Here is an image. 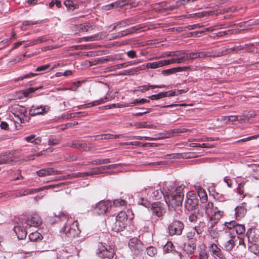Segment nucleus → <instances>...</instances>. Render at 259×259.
Instances as JSON below:
<instances>
[{"label": "nucleus", "instance_id": "2", "mask_svg": "<svg viewBox=\"0 0 259 259\" xmlns=\"http://www.w3.org/2000/svg\"><path fill=\"white\" fill-rule=\"evenodd\" d=\"M55 216L63 224L60 230L61 233L70 238L74 237L78 234L79 231L77 222L74 221L68 214L61 212L58 215L55 214Z\"/></svg>", "mask_w": 259, "mask_h": 259}, {"label": "nucleus", "instance_id": "23", "mask_svg": "<svg viewBox=\"0 0 259 259\" xmlns=\"http://www.w3.org/2000/svg\"><path fill=\"white\" fill-rule=\"evenodd\" d=\"M179 57L181 63L193 60L191 53H187L184 51H180Z\"/></svg>", "mask_w": 259, "mask_h": 259}, {"label": "nucleus", "instance_id": "42", "mask_svg": "<svg viewBox=\"0 0 259 259\" xmlns=\"http://www.w3.org/2000/svg\"><path fill=\"white\" fill-rule=\"evenodd\" d=\"M233 229L234 232H236V233L238 235H242L244 234L245 231V226L243 225L237 224Z\"/></svg>", "mask_w": 259, "mask_h": 259}, {"label": "nucleus", "instance_id": "39", "mask_svg": "<svg viewBox=\"0 0 259 259\" xmlns=\"http://www.w3.org/2000/svg\"><path fill=\"white\" fill-rule=\"evenodd\" d=\"M111 162V160L109 158L107 159H97L93 160L89 163L95 164V165H100L103 164H106Z\"/></svg>", "mask_w": 259, "mask_h": 259}, {"label": "nucleus", "instance_id": "24", "mask_svg": "<svg viewBox=\"0 0 259 259\" xmlns=\"http://www.w3.org/2000/svg\"><path fill=\"white\" fill-rule=\"evenodd\" d=\"M210 250L213 255L218 256L220 258H223L224 255L221 249L214 243L211 244Z\"/></svg>", "mask_w": 259, "mask_h": 259}, {"label": "nucleus", "instance_id": "52", "mask_svg": "<svg viewBox=\"0 0 259 259\" xmlns=\"http://www.w3.org/2000/svg\"><path fill=\"white\" fill-rule=\"evenodd\" d=\"M42 87V86H39V87H36V88H34V87L29 88L25 91V92L24 93V95L25 97H27V96H28L29 94L33 93L35 91H36L39 89H41Z\"/></svg>", "mask_w": 259, "mask_h": 259}, {"label": "nucleus", "instance_id": "15", "mask_svg": "<svg viewBox=\"0 0 259 259\" xmlns=\"http://www.w3.org/2000/svg\"><path fill=\"white\" fill-rule=\"evenodd\" d=\"M26 224L29 227H37L41 224V220L37 214H34L31 218L27 219Z\"/></svg>", "mask_w": 259, "mask_h": 259}, {"label": "nucleus", "instance_id": "3", "mask_svg": "<svg viewBox=\"0 0 259 259\" xmlns=\"http://www.w3.org/2000/svg\"><path fill=\"white\" fill-rule=\"evenodd\" d=\"M236 237L230 232H224L222 233L221 236V243L223 247L227 251L232 250L235 245V242L236 241Z\"/></svg>", "mask_w": 259, "mask_h": 259}, {"label": "nucleus", "instance_id": "51", "mask_svg": "<svg viewBox=\"0 0 259 259\" xmlns=\"http://www.w3.org/2000/svg\"><path fill=\"white\" fill-rule=\"evenodd\" d=\"M60 140L58 139L54 138L53 137H50L48 140L49 145L55 146L59 143Z\"/></svg>", "mask_w": 259, "mask_h": 259}, {"label": "nucleus", "instance_id": "37", "mask_svg": "<svg viewBox=\"0 0 259 259\" xmlns=\"http://www.w3.org/2000/svg\"><path fill=\"white\" fill-rule=\"evenodd\" d=\"M162 62H161V60L152 62V63H148L146 64V66H144L145 68H152V69H155L159 68L160 67L162 66Z\"/></svg>", "mask_w": 259, "mask_h": 259}, {"label": "nucleus", "instance_id": "55", "mask_svg": "<svg viewBox=\"0 0 259 259\" xmlns=\"http://www.w3.org/2000/svg\"><path fill=\"white\" fill-rule=\"evenodd\" d=\"M249 248L250 251L253 252L254 254L259 253V247L257 246L256 243L249 245Z\"/></svg>", "mask_w": 259, "mask_h": 259}, {"label": "nucleus", "instance_id": "60", "mask_svg": "<svg viewBox=\"0 0 259 259\" xmlns=\"http://www.w3.org/2000/svg\"><path fill=\"white\" fill-rule=\"evenodd\" d=\"M256 115V113L255 111H251L248 112L246 114H243V116H242L243 118H244V120H245V118H246L247 119H249L252 117H254Z\"/></svg>", "mask_w": 259, "mask_h": 259}, {"label": "nucleus", "instance_id": "59", "mask_svg": "<svg viewBox=\"0 0 259 259\" xmlns=\"http://www.w3.org/2000/svg\"><path fill=\"white\" fill-rule=\"evenodd\" d=\"M162 92L159 93L158 94L153 95L152 96H149L148 98L152 100H158L161 98H163Z\"/></svg>", "mask_w": 259, "mask_h": 259}, {"label": "nucleus", "instance_id": "36", "mask_svg": "<svg viewBox=\"0 0 259 259\" xmlns=\"http://www.w3.org/2000/svg\"><path fill=\"white\" fill-rule=\"evenodd\" d=\"M94 27L93 25H91L90 24H80L78 26V29L79 31H83V32H87L90 31V30H92L94 29Z\"/></svg>", "mask_w": 259, "mask_h": 259}, {"label": "nucleus", "instance_id": "25", "mask_svg": "<svg viewBox=\"0 0 259 259\" xmlns=\"http://www.w3.org/2000/svg\"><path fill=\"white\" fill-rule=\"evenodd\" d=\"M2 164L9 163L14 161V156L10 153H4L0 154Z\"/></svg>", "mask_w": 259, "mask_h": 259}, {"label": "nucleus", "instance_id": "28", "mask_svg": "<svg viewBox=\"0 0 259 259\" xmlns=\"http://www.w3.org/2000/svg\"><path fill=\"white\" fill-rule=\"evenodd\" d=\"M205 227V223L203 221H200L199 223L195 226L194 230L196 232L197 235H200L203 232Z\"/></svg>", "mask_w": 259, "mask_h": 259}, {"label": "nucleus", "instance_id": "18", "mask_svg": "<svg viewBox=\"0 0 259 259\" xmlns=\"http://www.w3.org/2000/svg\"><path fill=\"white\" fill-rule=\"evenodd\" d=\"M246 237L248 242L251 244L255 243L258 240V237L255 234L254 230L251 228L247 230Z\"/></svg>", "mask_w": 259, "mask_h": 259}, {"label": "nucleus", "instance_id": "62", "mask_svg": "<svg viewBox=\"0 0 259 259\" xmlns=\"http://www.w3.org/2000/svg\"><path fill=\"white\" fill-rule=\"evenodd\" d=\"M124 22L125 23V26L130 25L131 24H135L137 20L135 18H130V19H126L125 20H124Z\"/></svg>", "mask_w": 259, "mask_h": 259}, {"label": "nucleus", "instance_id": "19", "mask_svg": "<svg viewBox=\"0 0 259 259\" xmlns=\"http://www.w3.org/2000/svg\"><path fill=\"white\" fill-rule=\"evenodd\" d=\"M201 207L205 210V213L207 217H210L212 214L215 208L213 203L211 202H209L207 204H204Z\"/></svg>", "mask_w": 259, "mask_h": 259}, {"label": "nucleus", "instance_id": "1", "mask_svg": "<svg viewBox=\"0 0 259 259\" xmlns=\"http://www.w3.org/2000/svg\"><path fill=\"white\" fill-rule=\"evenodd\" d=\"M185 188V186L181 185L177 187L174 191H171V187L169 188L165 185L163 188L164 192L161 190H157L152 193V196L156 200H158L163 196L165 202L169 207L170 205L172 207L175 206H180L183 201Z\"/></svg>", "mask_w": 259, "mask_h": 259}, {"label": "nucleus", "instance_id": "11", "mask_svg": "<svg viewBox=\"0 0 259 259\" xmlns=\"http://www.w3.org/2000/svg\"><path fill=\"white\" fill-rule=\"evenodd\" d=\"M126 5H130V8L136 7L137 6L136 3H131V0H119L105 7L106 10H109L118 7H123Z\"/></svg>", "mask_w": 259, "mask_h": 259}, {"label": "nucleus", "instance_id": "16", "mask_svg": "<svg viewBox=\"0 0 259 259\" xmlns=\"http://www.w3.org/2000/svg\"><path fill=\"white\" fill-rule=\"evenodd\" d=\"M235 215L237 219L243 218L246 213V203L243 202L240 206H237L235 209Z\"/></svg>", "mask_w": 259, "mask_h": 259}, {"label": "nucleus", "instance_id": "48", "mask_svg": "<svg viewBox=\"0 0 259 259\" xmlns=\"http://www.w3.org/2000/svg\"><path fill=\"white\" fill-rule=\"evenodd\" d=\"M147 253L148 255L153 256L157 253V249L153 246H150L147 248Z\"/></svg>", "mask_w": 259, "mask_h": 259}, {"label": "nucleus", "instance_id": "57", "mask_svg": "<svg viewBox=\"0 0 259 259\" xmlns=\"http://www.w3.org/2000/svg\"><path fill=\"white\" fill-rule=\"evenodd\" d=\"M144 103H145V99H135L130 104V105L131 106H133L136 105L143 104Z\"/></svg>", "mask_w": 259, "mask_h": 259}, {"label": "nucleus", "instance_id": "64", "mask_svg": "<svg viewBox=\"0 0 259 259\" xmlns=\"http://www.w3.org/2000/svg\"><path fill=\"white\" fill-rule=\"evenodd\" d=\"M208 255L205 251H201L199 253L198 259H208Z\"/></svg>", "mask_w": 259, "mask_h": 259}, {"label": "nucleus", "instance_id": "50", "mask_svg": "<svg viewBox=\"0 0 259 259\" xmlns=\"http://www.w3.org/2000/svg\"><path fill=\"white\" fill-rule=\"evenodd\" d=\"M125 27V23L124 22V21H121L117 22L116 23H115L113 24V30H115L116 29H119L121 28L122 27Z\"/></svg>", "mask_w": 259, "mask_h": 259}, {"label": "nucleus", "instance_id": "29", "mask_svg": "<svg viewBox=\"0 0 259 259\" xmlns=\"http://www.w3.org/2000/svg\"><path fill=\"white\" fill-rule=\"evenodd\" d=\"M161 62H162V66L166 65H169L170 64L177 63L180 64V60L179 57H173L172 58L167 59V60H161Z\"/></svg>", "mask_w": 259, "mask_h": 259}, {"label": "nucleus", "instance_id": "63", "mask_svg": "<svg viewBox=\"0 0 259 259\" xmlns=\"http://www.w3.org/2000/svg\"><path fill=\"white\" fill-rule=\"evenodd\" d=\"M65 158L68 161H72L76 160L77 158V156L75 155L67 154L65 156Z\"/></svg>", "mask_w": 259, "mask_h": 259}, {"label": "nucleus", "instance_id": "58", "mask_svg": "<svg viewBox=\"0 0 259 259\" xmlns=\"http://www.w3.org/2000/svg\"><path fill=\"white\" fill-rule=\"evenodd\" d=\"M39 74H37V73H29L27 74H26V75H24L22 76H21V77H19L18 78V80H23L25 78H29V77H33V76H36L37 75H38Z\"/></svg>", "mask_w": 259, "mask_h": 259}, {"label": "nucleus", "instance_id": "7", "mask_svg": "<svg viewBox=\"0 0 259 259\" xmlns=\"http://www.w3.org/2000/svg\"><path fill=\"white\" fill-rule=\"evenodd\" d=\"M12 113L21 123H24L25 121H28L29 119V117L26 115L27 110L24 107L15 105L13 108Z\"/></svg>", "mask_w": 259, "mask_h": 259}, {"label": "nucleus", "instance_id": "61", "mask_svg": "<svg viewBox=\"0 0 259 259\" xmlns=\"http://www.w3.org/2000/svg\"><path fill=\"white\" fill-rule=\"evenodd\" d=\"M102 169L101 166L95 168L94 171L92 172H88L89 176H92L94 175H98L102 174V172L101 171Z\"/></svg>", "mask_w": 259, "mask_h": 259}, {"label": "nucleus", "instance_id": "35", "mask_svg": "<svg viewBox=\"0 0 259 259\" xmlns=\"http://www.w3.org/2000/svg\"><path fill=\"white\" fill-rule=\"evenodd\" d=\"M165 85H143L139 87V91H140L142 92H144L146 91L149 90L150 89H155V88H165Z\"/></svg>", "mask_w": 259, "mask_h": 259}, {"label": "nucleus", "instance_id": "21", "mask_svg": "<svg viewBox=\"0 0 259 259\" xmlns=\"http://www.w3.org/2000/svg\"><path fill=\"white\" fill-rule=\"evenodd\" d=\"M110 226L112 230L117 232L122 231L125 228L123 224L120 223L119 221L115 219L110 223Z\"/></svg>", "mask_w": 259, "mask_h": 259}, {"label": "nucleus", "instance_id": "47", "mask_svg": "<svg viewBox=\"0 0 259 259\" xmlns=\"http://www.w3.org/2000/svg\"><path fill=\"white\" fill-rule=\"evenodd\" d=\"M126 204V202L122 199H118L114 200L113 205L116 207L124 206Z\"/></svg>", "mask_w": 259, "mask_h": 259}, {"label": "nucleus", "instance_id": "22", "mask_svg": "<svg viewBox=\"0 0 259 259\" xmlns=\"http://www.w3.org/2000/svg\"><path fill=\"white\" fill-rule=\"evenodd\" d=\"M14 231L17 234L19 239H23L26 237L27 232L23 227L16 226L14 228Z\"/></svg>", "mask_w": 259, "mask_h": 259}, {"label": "nucleus", "instance_id": "43", "mask_svg": "<svg viewBox=\"0 0 259 259\" xmlns=\"http://www.w3.org/2000/svg\"><path fill=\"white\" fill-rule=\"evenodd\" d=\"M244 183H240L237 187V193L240 196L241 198H243L246 195L244 191Z\"/></svg>", "mask_w": 259, "mask_h": 259}, {"label": "nucleus", "instance_id": "8", "mask_svg": "<svg viewBox=\"0 0 259 259\" xmlns=\"http://www.w3.org/2000/svg\"><path fill=\"white\" fill-rule=\"evenodd\" d=\"M184 228V224L180 221H175L168 226V231L170 235H180Z\"/></svg>", "mask_w": 259, "mask_h": 259}, {"label": "nucleus", "instance_id": "12", "mask_svg": "<svg viewBox=\"0 0 259 259\" xmlns=\"http://www.w3.org/2000/svg\"><path fill=\"white\" fill-rule=\"evenodd\" d=\"M50 107L48 106L35 107L32 106L29 110V115L34 116L38 114H43L50 110Z\"/></svg>", "mask_w": 259, "mask_h": 259}, {"label": "nucleus", "instance_id": "26", "mask_svg": "<svg viewBox=\"0 0 259 259\" xmlns=\"http://www.w3.org/2000/svg\"><path fill=\"white\" fill-rule=\"evenodd\" d=\"M115 219L119 221L120 223L123 224V225L125 227L126 226L127 224V215L125 212L120 211L116 217Z\"/></svg>", "mask_w": 259, "mask_h": 259}, {"label": "nucleus", "instance_id": "10", "mask_svg": "<svg viewBox=\"0 0 259 259\" xmlns=\"http://www.w3.org/2000/svg\"><path fill=\"white\" fill-rule=\"evenodd\" d=\"M111 206V202L108 201H101L99 202L95 208V211L99 214L106 213Z\"/></svg>", "mask_w": 259, "mask_h": 259}, {"label": "nucleus", "instance_id": "41", "mask_svg": "<svg viewBox=\"0 0 259 259\" xmlns=\"http://www.w3.org/2000/svg\"><path fill=\"white\" fill-rule=\"evenodd\" d=\"M64 4L67 8L72 10H74L78 8V6L74 4L72 0H65Z\"/></svg>", "mask_w": 259, "mask_h": 259}, {"label": "nucleus", "instance_id": "45", "mask_svg": "<svg viewBox=\"0 0 259 259\" xmlns=\"http://www.w3.org/2000/svg\"><path fill=\"white\" fill-rule=\"evenodd\" d=\"M145 67L144 65H143L142 66H138L137 67H135V68H134L128 70V75L134 74L141 70H145Z\"/></svg>", "mask_w": 259, "mask_h": 259}, {"label": "nucleus", "instance_id": "6", "mask_svg": "<svg viewBox=\"0 0 259 259\" xmlns=\"http://www.w3.org/2000/svg\"><path fill=\"white\" fill-rule=\"evenodd\" d=\"M64 185V183H59L56 185H49L47 186H44L41 188H38V189H27V190H24L22 192H20L19 193H15L12 195L11 198H17L20 196H25L28 194H31L34 193H36L38 192H39L42 190H44L46 189H48L50 188H58L59 187L62 186Z\"/></svg>", "mask_w": 259, "mask_h": 259}, {"label": "nucleus", "instance_id": "31", "mask_svg": "<svg viewBox=\"0 0 259 259\" xmlns=\"http://www.w3.org/2000/svg\"><path fill=\"white\" fill-rule=\"evenodd\" d=\"M235 10V8L229 7L226 9H219V10H216L213 12L210 11V12H207V13H208V15H209V14H215V15H218L220 14L228 13L229 12H233V11H234Z\"/></svg>", "mask_w": 259, "mask_h": 259}, {"label": "nucleus", "instance_id": "34", "mask_svg": "<svg viewBox=\"0 0 259 259\" xmlns=\"http://www.w3.org/2000/svg\"><path fill=\"white\" fill-rule=\"evenodd\" d=\"M198 53V56L199 58H205L209 57H215L219 56V55L217 54L216 52H201Z\"/></svg>", "mask_w": 259, "mask_h": 259}, {"label": "nucleus", "instance_id": "20", "mask_svg": "<svg viewBox=\"0 0 259 259\" xmlns=\"http://www.w3.org/2000/svg\"><path fill=\"white\" fill-rule=\"evenodd\" d=\"M224 212L219 210L218 207H215L214 212L211 215L210 220L213 221V223H217L218 221L223 217Z\"/></svg>", "mask_w": 259, "mask_h": 259}, {"label": "nucleus", "instance_id": "13", "mask_svg": "<svg viewBox=\"0 0 259 259\" xmlns=\"http://www.w3.org/2000/svg\"><path fill=\"white\" fill-rule=\"evenodd\" d=\"M151 210L153 215H155L158 217H162L165 213L164 208L159 202L153 204L151 208Z\"/></svg>", "mask_w": 259, "mask_h": 259}, {"label": "nucleus", "instance_id": "17", "mask_svg": "<svg viewBox=\"0 0 259 259\" xmlns=\"http://www.w3.org/2000/svg\"><path fill=\"white\" fill-rule=\"evenodd\" d=\"M196 248V244L193 241L191 240L185 243L184 251L188 254H192L194 253Z\"/></svg>", "mask_w": 259, "mask_h": 259}, {"label": "nucleus", "instance_id": "54", "mask_svg": "<svg viewBox=\"0 0 259 259\" xmlns=\"http://www.w3.org/2000/svg\"><path fill=\"white\" fill-rule=\"evenodd\" d=\"M162 94L163 98L166 97H171V96H175L179 95V94L176 93V90L174 91H167L165 92H162Z\"/></svg>", "mask_w": 259, "mask_h": 259}, {"label": "nucleus", "instance_id": "49", "mask_svg": "<svg viewBox=\"0 0 259 259\" xmlns=\"http://www.w3.org/2000/svg\"><path fill=\"white\" fill-rule=\"evenodd\" d=\"M70 175L71 177H70V179H71L72 178L84 177L89 176V174L88 172L73 173Z\"/></svg>", "mask_w": 259, "mask_h": 259}, {"label": "nucleus", "instance_id": "9", "mask_svg": "<svg viewBox=\"0 0 259 259\" xmlns=\"http://www.w3.org/2000/svg\"><path fill=\"white\" fill-rule=\"evenodd\" d=\"M67 146L85 151H89L93 147L92 144L83 141H74L70 144H68Z\"/></svg>", "mask_w": 259, "mask_h": 259}, {"label": "nucleus", "instance_id": "38", "mask_svg": "<svg viewBox=\"0 0 259 259\" xmlns=\"http://www.w3.org/2000/svg\"><path fill=\"white\" fill-rule=\"evenodd\" d=\"M143 27H144L141 25H138V26H136L134 27L129 28L128 29H125V30L127 35H128L129 34H133L134 33L138 32Z\"/></svg>", "mask_w": 259, "mask_h": 259}, {"label": "nucleus", "instance_id": "56", "mask_svg": "<svg viewBox=\"0 0 259 259\" xmlns=\"http://www.w3.org/2000/svg\"><path fill=\"white\" fill-rule=\"evenodd\" d=\"M107 100H108V98L107 97H105L104 98H101L98 100H96V101L93 102V103L94 106H97V105L101 104L102 103H105L107 101Z\"/></svg>", "mask_w": 259, "mask_h": 259}, {"label": "nucleus", "instance_id": "53", "mask_svg": "<svg viewBox=\"0 0 259 259\" xmlns=\"http://www.w3.org/2000/svg\"><path fill=\"white\" fill-rule=\"evenodd\" d=\"M180 51L168 52L163 54V57H179Z\"/></svg>", "mask_w": 259, "mask_h": 259}, {"label": "nucleus", "instance_id": "44", "mask_svg": "<svg viewBox=\"0 0 259 259\" xmlns=\"http://www.w3.org/2000/svg\"><path fill=\"white\" fill-rule=\"evenodd\" d=\"M26 249L28 252H33L36 250V244L35 242H28Z\"/></svg>", "mask_w": 259, "mask_h": 259}, {"label": "nucleus", "instance_id": "40", "mask_svg": "<svg viewBox=\"0 0 259 259\" xmlns=\"http://www.w3.org/2000/svg\"><path fill=\"white\" fill-rule=\"evenodd\" d=\"M226 119H227L228 121H243L244 118L240 116H224L222 118V120L225 121Z\"/></svg>", "mask_w": 259, "mask_h": 259}, {"label": "nucleus", "instance_id": "27", "mask_svg": "<svg viewBox=\"0 0 259 259\" xmlns=\"http://www.w3.org/2000/svg\"><path fill=\"white\" fill-rule=\"evenodd\" d=\"M236 223L235 221H232L230 222H226L225 223V228H224L223 232L227 231L230 232L232 234H234V228L236 225Z\"/></svg>", "mask_w": 259, "mask_h": 259}, {"label": "nucleus", "instance_id": "32", "mask_svg": "<svg viewBox=\"0 0 259 259\" xmlns=\"http://www.w3.org/2000/svg\"><path fill=\"white\" fill-rule=\"evenodd\" d=\"M29 238L30 240V242H35L37 240H41L42 239V236L41 234L36 231L30 233Z\"/></svg>", "mask_w": 259, "mask_h": 259}, {"label": "nucleus", "instance_id": "5", "mask_svg": "<svg viewBox=\"0 0 259 259\" xmlns=\"http://www.w3.org/2000/svg\"><path fill=\"white\" fill-rule=\"evenodd\" d=\"M199 203V199L196 194L192 191L188 192L186 194V199L185 202V207L188 211L196 209Z\"/></svg>", "mask_w": 259, "mask_h": 259}, {"label": "nucleus", "instance_id": "46", "mask_svg": "<svg viewBox=\"0 0 259 259\" xmlns=\"http://www.w3.org/2000/svg\"><path fill=\"white\" fill-rule=\"evenodd\" d=\"M101 38V36L99 34H95L88 37H84L82 38V39L84 41H94L97 40Z\"/></svg>", "mask_w": 259, "mask_h": 259}, {"label": "nucleus", "instance_id": "14", "mask_svg": "<svg viewBox=\"0 0 259 259\" xmlns=\"http://www.w3.org/2000/svg\"><path fill=\"white\" fill-rule=\"evenodd\" d=\"M36 174L39 177H42L50 175H59L61 174V171L50 167L40 169L36 171Z\"/></svg>", "mask_w": 259, "mask_h": 259}, {"label": "nucleus", "instance_id": "4", "mask_svg": "<svg viewBox=\"0 0 259 259\" xmlns=\"http://www.w3.org/2000/svg\"><path fill=\"white\" fill-rule=\"evenodd\" d=\"M96 254L100 258L112 259L114 255V251L110 246L100 243L98 245Z\"/></svg>", "mask_w": 259, "mask_h": 259}, {"label": "nucleus", "instance_id": "30", "mask_svg": "<svg viewBox=\"0 0 259 259\" xmlns=\"http://www.w3.org/2000/svg\"><path fill=\"white\" fill-rule=\"evenodd\" d=\"M196 195H197L198 198L199 199V198L201 202L202 203H204L205 202L207 201V195L203 189L201 188L199 189L198 190L197 194H196Z\"/></svg>", "mask_w": 259, "mask_h": 259}, {"label": "nucleus", "instance_id": "33", "mask_svg": "<svg viewBox=\"0 0 259 259\" xmlns=\"http://www.w3.org/2000/svg\"><path fill=\"white\" fill-rule=\"evenodd\" d=\"M175 246L171 241H168L163 246V251L166 253H172L175 251Z\"/></svg>", "mask_w": 259, "mask_h": 259}]
</instances>
